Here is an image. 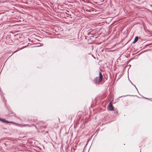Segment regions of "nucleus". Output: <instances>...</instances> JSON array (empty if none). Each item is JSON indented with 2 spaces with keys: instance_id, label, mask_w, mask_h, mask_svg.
<instances>
[{
  "instance_id": "obj_1",
  "label": "nucleus",
  "mask_w": 152,
  "mask_h": 152,
  "mask_svg": "<svg viewBox=\"0 0 152 152\" xmlns=\"http://www.w3.org/2000/svg\"><path fill=\"white\" fill-rule=\"evenodd\" d=\"M102 80V75L101 72L99 73V77H95L94 81L96 84H99L101 82Z\"/></svg>"
},
{
  "instance_id": "obj_2",
  "label": "nucleus",
  "mask_w": 152,
  "mask_h": 152,
  "mask_svg": "<svg viewBox=\"0 0 152 152\" xmlns=\"http://www.w3.org/2000/svg\"><path fill=\"white\" fill-rule=\"evenodd\" d=\"M0 121L7 124H10V123H13V124H15V123L14 122L12 121H9L6 120L5 119L3 118H0Z\"/></svg>"
},
{
  "instance_id": "obj_3",
  "label": "nucleus",
  "mask_w": 152,
  "mask_h": 152,
  "mask_svg": "<svg viewBox=\"0 0 152 152\" xmlns=\"http://www.w3.org/2000/svg\"><path fill=\"white\" fill-rule=\"evenodd\" d=\"M107 109L108 110L110 111H112L114 110V107L112 104L111 102H110L108 105Z\"/></svg>"
},
{
  "instance_id": "obj_4",
  "label": "nucleus",
  "mask_w": 152,
  "mask_h": 152,
  "mask_svg": "<svg viewBox=\"0 0 152 152\" xmlns=\"http://www.w3.org/2000/svg\"><path fill=\"white\" fill-rule=\"evenodd\" d=\"M15 124L16 125L18 126H19L20 127H22V126H28L29 127H31L32 126H33V124H32L31 125H28V124H17L15 123V124Z\"/></svg>"
},
{
  "instance_id": "obj_5",
  "label": "nucleus",
  "mask_w": 152,
  "mask_h": 152,
  "mask_svg": "<svg viewBox=\"0 0 152 152\" xmlns=\"http://www.w3.org/2000/svg\"><path fill=\"white\" fill-rule=\"evenodd\" d=\"M138 37H136L135 38V40H134V42H136L137 41H138Z\"/></svg>"
},
{
  "instance_id": "obj_6",
  "label": "nucleus",
  "mask_w": 152,
  "mask_h": 152,
  "mask_svg": "<svg viewBox=\"0 0 152 152\" xmlns=\"http://www.w3.org/2000/svg\"><path fill=\"white\" fill-rule=\"evenodd\" d=\"M33 122H36V121L34 119L33 120Z\"/></svg>"
},
{
  "instance_id": "obj_7",
  "label": "nucleus",
  "mask_w": 152,
  "mask_h": 152,
  "mask_svg": "<svg viewBox=\"0 0 152 152\" xmlns=\"http://www.w3.org/2000/svg\"><path fill=\"white\" fill-rule=\"evenodd\" d=\"M42 127H43V128H45L46 127V126H43Z\"/></svg>"
},
{
  "instance_id": "obj_8",
  "label": "nucleus",
  "mask_w": 152,
  "mask_h": 152,
  "mask_svg": "<svg viewBox=\"0 0 152 152\" xmlns=\"http://www.w3.org/2000/svg\"><path fill=\"white\" fill-rule=\"evenodd\" d=\"M135 86V87H136V88H137L136 87V86Z\"/></svg>"
},
{
  "instance_id": "obj_9",
  "label": "nucleus",
  "mask_w": 152,
  "mask_h": 152,
  "mask_svg": "<svg viewBox=\"0 0 152 152\" xmlns=\"http://www.w3.org/2000/svg\"><path fill=\"white\" fill-rule=\"evenodd\" d=\"M0 3H1V1H0Z\"/></svg>"
}]
</instances>
